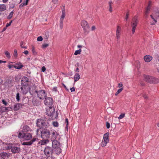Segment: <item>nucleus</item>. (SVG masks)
<instances>
[{
    "label": "nucleus",
    "mask_w": 159,
    "mask_h": 159,
    "mask_svg": "<svg viewBox=\"0 0 159 159\" xmlns=\"http://www.w3.org/2000/svg\"><path fill=\"white\" fill-rule=\"evenodd\" d=\"M36 124L39 127V130L42 128V129H47L49 126V123L45 117L41 118L38 119L36 121Z\"/></svg>",
    "instance_id": "nucleus-1"
},
{
    "label": "nucleus",
    "mask_w": 159,
    "mask_h": 159,
    "mask_svg": "<svg viewBox=\"0 0 159 159\" xmlns=\"http://www.w3.org/2000/svg\"><path fill=\"white\" fill-rule=\"evenodd\" d=\"M39 129H38L36 130V134L37 135L41 137L42 139H48L50 137V133L49 130L47 129H42L40 131V133H39Z\"/></svg>",
    "instance_id": "nucleus-2"
},
{
    "label": "nucleus",
    "mask_w": 159,
    "mask_h": 159,
    "mask_svg": "<svg viewBox=\"0 0 159 159\" xmlns=\"http://www.w3.org/2000/svg\"><path fill=\"white\" fill-rule=\"evenodd\" d=\"M59 140H56L52 141V148L54 151H55V154L56 155H59L61 152V150L60 148L61 144L58 141Z\"/></svg>",
    "instance_id": "nucleus-3"
},
{
    "label": "nucleus",
    "mask_w": 159,
    "mask_h": 159,
    "mask_svg": "<svg viewBox=\"0 0 159 159\" xmlns=\"http://www.w3.org/2000/svg\"><path fill=\"white\" fill-rule=\"evenodd\" d=\"M18 136L19 138L28 141L32 139V134L29 132L23 133H19Z\"/></svg>",
    "instance_id": "nucleus-4"
},
{
    "label": "nucleus",
    "mask_w": 159,
    "mask_h": 159,
    "mask_svg": "<svg viewBox=\"0 0 159 159\" xmlns=\"http://www.w3.org/2000/svg\"><path fill=\"white\" fill-rule=\"evenodd\" d=\"M46 113L47 115L51 117L53 119L54 118H56L57 116V114L55 115V116L54 115L55 113V110L53 107H49L48 109L46 108Z\"/></svg>",
    "instance_id": "nucleus-5"
},
{
    "label": "nucleus",
    "mask_w": 159,
    "mask_h": 159,
    "mask_svg": "<svg viewBox=\"0 0 159 159\" xmlns=\"http://www.w3.org/2000/svg\"><path fill=\"white\" fill-rule=\"evenodd\" d=\"M138 23V18L137 16H135L132 19L131 22V25L132 28V32L134 34L135 31V29Z\"/></svg>",
    "instance_id": "nucleus-6"
},
{
    "label": "nucleus",
    "mask_w": 159,
    "mask_h": 159,
    "mask_svg": "<svg viewBox=\"0 0 159 159\" xmlns=\"http://www.w3.org/2000/svg\"><path fill=\"white\" fill-rule=\"evenodd\" d=\"M43 152L45 155L48 157L50 155H52L55 153V151H54L52 147L46 146Z\"/></svg>",
    "instance_id": "nucleus-7"
},
{
    "label": "nucleus",
    "mask_w": 159,
    "mask_h": 159,
    "mask_svg": "<svg viewBox=\"0 0 159 159\" xmlns=\"http://www.w3.org/2000/svg\"><path fill=\"white\" fill-rule=\"evenodd\" d=\"M35 93L37 94L38 97L40 99H43L47 97V93L44 90H40L38 91L35 90Z\"/></svg>",
    "instance_id": "nucleus-8"
},
{
    "label": "nucleus",
    "mask_w": 159,
    "mask_h": 159,
    "mask_svg": "<svg viewBox=\"0 0 159 159\" xmlns=\"http://www.w3.org/2000/svg\"><path fill=\"white\" fill-rule=\"evenodd\" d=\"M144 80L146 82L150 83H156V78L153 77L148 75H143Z\"/></svg>",
    "instance_id": "nucleus-9"
},
{
    "label": "nucleus",
    "mask_w": 159,
    "mask_h": 159,
    "mask_svg": "<svg viewBox=\"0 0 159 159\" xmlns=\"http://www.w3.org/2000/svg\"><path fill=\"white\" fill-rule=\"evenodd\" d=\"M51 141L56 140H59L61 139V137L59 135V133L57 132L56 130H53L52 131L51 134Z\"/></svg>",
    "instance_id": "nucleus-10"
},
{
    "label": "nucleus",
    "mask_w": 159,
    "mask_h": 159,
    "mask_svg": "<svg viewBox=\"0 0 159 159\" xmlns=\"http://www.w3.org/2000/svg\"><path fill=\"white\" fill-rule=\"evenodd\" d=\"M44 100V103L45 105L48 107H52L53 104V101L52 98L50 97L46 98Z\"/></svg>",
    "instance_id": "nucleus-11"
},
{
    "label": "nucleus",
    "mask_w": 159,
    "mask_h": 159,
    "mask_svg": "<svg viewBox=\"0 0 159 159\" xmlns=\"http://www.w3.org/2000/svg\"><path fill=\"white\" fill-rule=\"evenodd\" d=\"M81 25L85 32H89V27L86 21L84 20H82L81 22Z\"/></svg>",
    "instance_id": "nucleus-12"
},
{
    "label": "nucleus",
    "mask_w": 159,
    "mask_h": 159,
    "mask_svg": "<svg viewBox=\"0 0 159 159\" xmlns=\"http://www.w3.org/2000/svg\"><path fill=\"white\" fill-rule=\"evenodd\" d=\"M29 88V86H20V89L21 93L23 94H26L28 93V91L30 93H31L30 90Z\"/></svg>",
    "instance_id": "nucleus-13"
},
{
    "label": "nucleus",
    "mask_w": 159,
    "mask_h": 159,
    "mask_svg": "<svg viewBox=\"0 0 159 159\" xmlns=\"http://www.w3.org/2000/svg\"><path fill=\"white\" fill-rule=\"evenodd\" d=\"M29 78L26 76H24L22 78L20 86H29Z\"/></svg>",
    "instance_id": "nucleus-14"
},
{
    "label": "nucleus",
    "mask_w": 159,
    "mask_h": 159,
    "mask_svg": "<svg viewBox=\"0 0 159 159\" xmlns=\"http://www.w3.org/2000/svg\"><path fill=\"white\" fill-rule=\"evenodd\" d=\"M9 149H11V152L14 153H19L21 151V149L19 147L14 146L10 147Z\"/></svg>",
    "instance_id": "nucleus-15"
},
{
    "label": "nucleus",
    "mask_w": 159,
    "mask_h": 159,
    "mask_svg": "<svg viewBox=\"0 0 159 159\" xmlns=\"http://www.w3.org/2000/svg\"><path fill=\"white\" fill-rule=\"evenodd\" d=\"M31 131V128L27 125H24L22 128V130H21L19 133H26L29 132Z\"/></svg>",
    "instance_id": "nucleus-16"
},
{
    "label": "nucleus",
    "mask_w": 159,
    "mask_h": 159,
    "mask_svg": "<svg viewBox=\"0 0 159 159\" xmlns=\"http://www.w3.org/2000/svg\"><path fill=\"white\" fill-rule=\"evenodd\" d=\"M33 144H34L35 146H36L37 147L39 146L40 145H41V142H40V140L38 138L34 137L33 138Z\"/></svg>",
    "instance_id": "nucleus-17"
},
{
    "label": "nucleus",
    "mask_w": 159,
    "mask_h": 159,
    "mask_svg": "<svg viewBox=\"0 0 159 159\" xmlns=\"http://www.w3.org/2000/svg\"><path fill=\"white\" fill-rule=\"evenodd\" d=\"M14 68L17 69H20L23 67V65L20 62H18L14 64Z\"/></svg>",
    "instance_id": "nucleus-18"
},
{
    "label": "nucleus",
    "mask_w": 159,
    "mask_h": 159,
    "mask_svg": "<svg viewBox=\"0 0 159 159\" xmlns=\"http://www.w3.org/2000/svg\"><path fill=\"white\" fill-rule=\"evenodd\" d=\"M152 57L149 55H146L144 57V59L146 62H149L152 59Z\"/></svg>",
    "instance_id": "nucleus-19"
},
{
    "label": "nucleus",
    "mask_w": 159,
    "mask_h": 159,
    "mask_svg": "<svg viewBox=\"0 0 159 159\" xmlns=\"http://www.w3.org/2000/svg\"><path fill=\"white\" fill-rule=\"evenodd\" d=\"M33 138L28 142H24L22 143V145H24L30 146L33 144Z\"/></svg>",
    "instance_id": "nucleus-20"
},
{
    "label": "nucleus",
    "mask_w": 159,
    "mask_h": 159,
    "mask_svg": "<svg viewBox=\"0 0 159 159\" xmlns=\"http://www.w3.org/2000/svg\"><path fill=\"white\" fill-rule=\"evenodd\" d=\"M9 156V153H7L6 152L2 153V154L0 156L2 157V159H6L8 158Z\"/></svg>",
    "instance_id": "nucleus-21"
},
{
    "label": "nucleus",
    "mask_w": 159,
    "mask_h": 159,
    "mask_svg": "<svg viewBox=\"0 0 159 159\" xmlns=\"http://www.w3.org/2000/svg\"><path fill=\"white\" fill-rule=\"evenodd\" d=\"M109 133L107 132L104 134L103 137V140L104 141L108 142L109 140L108 139Z\"/></svg>",
    "instance_id": "nucleus-22"
},
{
    "label": "nucleus",
    "mask_w": 159,
    "mask_h": 159,
    "mask_svg": "<svg viewBox=\"0 0 159 159\" xmlns=\"http://www.w3.org/2000/svg\"><path fill=\"white\" fill-rule=\"evenodd\" d=\"M21 105L20 103H17L14 105V109L15 111H17L19 110L21 107Z\"/></svg>",
    "instance_id": "nucleus-23"
},
{
    "label": "nucleus",
    "mask_w": 159,
    "mask_h": 159,
    "mask_svg": "<svg viewBox=\"0 0 159 159\" xmlns=\"http://www.w3.org/2000/svg\"><path fill=\"white\" fill-rule=\"evenodd\" d=\"M80 78V75L79 73H76L75 75L74 78V82H75L78 81Z\"/></svg>",
    "instance_id": "nucleus-24"
},
{
    "label": "nucleus",
    "mask_w": 159,
    "mask_h": 159,
    "mask_svg": "<svg viewBox=\"0 0 159 159\" xmlns=\"http://www.w3.org/2000/svg\"><path fill=\"white\" fill-rule=\"evenodd\" d=\"M43 139V140H40V142H41V145H45L47 144L49 142V141L48 139Z\"/></svg>",
    "instance_id": "nucleus-25"
},
{
    "label": "nucleus",
    "mask_w": 159,
    "mask_h": 159,
    "mask_svg": "<svg viewBox=\"0 0 159 159\" xmlns=\"http://www.w3.org/2000/svg\"><path fill=\"white\" fill-rule=\"evenodd\" d=\"M6 9V7L5 4H0V11H4Z\"/></svg>",
    "instance_id": "nucleus-26"
},
{
    "label": "nucleus",
    "mask_w": 159,
    "mask_h": 159,
    "mask_svg": "<svg viewBox=\"0 0 159 159\" xmlns=\"http://www.w3.org/2000/svg\"><path fill=\"white\" fill-rule=\"evenodd\" d=\"M62 15L61 16L60 20L63 21V20L65 16V12L64 10H62Z\"/></svg>",
    "instance_id": "nucleus-27"
},
{
    "label": "nucleus",
    "mask_w": 159,
    "mask_h": 159,
    "mask_svg": "<svg viewBox=\"0 0 159 159\" xmlns=\"http://www.w3.org/2000/svg\"><path fill=\"white\" fill-rule=\"evenodd\" d=\"M112 4V2L111 1H109L108 2V4L109 7V11L111 12L112 10V8L111 6V4Z\"/></svg>",
    "instance_id": "nucleus-28"
},
{
    "label": "nucleus",
    "mask_w": 159,
    "mask_h": 159,
    "mask_svg": "<svg viewBox=\"0 0 159 159\" xmlns=\"http://www.w3.org/2000/svg\"><path fill=\"white\" fill-rule=\"evenodd\" d=\"M150 16H151V18L153 20H154V22H152L151 24V25H154L155 24L157 23V20L155 19L154 18L153 16L151 15H150Z\"/></svg>",
    "instance_id": "nucleus-29"
},
{
    "label": "nucleus",
    "mask_w": 159,
    "mask_h": 159,
    "mask_svg": "<svg viewBox=\"0 0 159 159\" xmlns=\"http://www.w3.org/2000/svg\"><path fill=\"white\" fill-rule=\"evenodd\" d=\"M82 51L81 49L80 48L79 50H76L75 51L74 54L75 55H77L78 54H80Z\"/></svg>",
    "instance_id": "nucleus-30"
},
{
    "label": "nucleus",
    "mask_w": 159,
    "mask_h": 159,
    "mask_svg": "<svg viewBox=\"0 0 159 159\" xmlns=\"http://www.w3.org/2000/svg\"><path fill=\"white\" fill-rule=\"evenodd\" d=\"M7 108L4 107H1L0 108V111L2 112H5L7 110Z\"/></svg>",
    "instance_id": "nucleus-31"
},
{
    "label": "nucleus",
    "mask_w": 159,
    "mask_h": 159,
    "mask_svg": "<svg viewBox=\"0 0 159 159\" xmlns=\"http://www.w3.org/2000/svg\"><path fill=\"white\" fill-rule=\"evenodd\" d=\"M5 54L7 58L9 59L11 57L10 53L7 51L5 52Z\"/></svg>",
    "instance_id": "nucleus-32"
},
{
    "label": "nucleus",
    "mask_w": 159,
    "mask_h": 159,
    "mask_svg": "<svg viewBox=\"0 0 159 159\" xmlns=\"http://www.w3.org/2000/svg\"><path fill=\"white\" fill-rule=\"evenodd\" d=\"M151 1H150L149 2L148 6L146 8V10L148 11H150V10L151 9Z\"/></svg>",
    "instance_id": "nucleus-33"
},
{
    "label": "nucleus",
    "mask_w": 159,
    "mask_h": 159,
    "mask_svg": "<svg viewBox=\"0 0 159 159\" xmlns=\"http://www.w3.org/2000/svg\"><path fill=\"white\" fill-rule=\"evenodd\" d=\"M123 90V88H121L120 89H118L117 92L115 93V95H117L118 94L120 93Z\"/></svg>",
    "instance_id": "nucleus-34"
},
{
    "label": "nucleus",
    "mask_w": 159,
    "mask_h": 159,
    "mask_svg": "<svg viewBox=\"0 0 159 159\" xmlns=\"http://www.w3.org/2000/svg\"><path fill=\"white\" fill-rule=\"evenodd\" d=\"M108 142H107V141H104L103 140H102V143H101V145L102 146V147H104L105 146H106V145H107V143H108Z\"/></svg>",
    "instance_id": "nucleus-35"
},
{
    "label": "nucleus",
    "mask_w": 159,
    "mask_h": 159,
    "mask_svg": "<svg viewBox=\"0 0 159 159\" xmlns=\"http://www.w3.org/2000/svg\"><path fill=\"white\" fill-rule=\"evenodd\" d=\"M120 32H116V37L118 40L120 38Z\"/></svg>",
    "instance_id": "nucleus-36"
},
{
    "label": "nucleus",
    "mask_w": 159,
    "mask_h": 159,
    "mask_svg": "<svg viewBox=\"0 0 159 159\" xmlns=\"http://www.w3.org/2000/svg\"><path fill=\"white\" fill-rule=\"evenodd\" d=\"M17 101H19L20 100V94L19 93H17L16 97Z\"/></svg>",
    "instance_id": "nucleus-37"
},
{
    "label": "nucleus",
    "mask_w": 159,
    "mask_h": 159,
    "mask_svg": "<svg viewBox=\"0 0 159 159\" xmlns=\"http://www.w3.org/2000/svg\"><path fill=\"white\" fill-rule=\"evenodd\" d=\"M53 125L55 127H58V123L57 121H54L52 123Z\"/></svg>",
    "instance_id": "nucleus-38"
},
{
    "label": "nucleus",
    "mask_w": 159,
    "mask_h": 159,
    "mask_svg": "<svg viewBox=\"0 0 159 159\" xmlns=\"http://www.w3.org/2000/svg\"><path fill=\"white\" fill-rule=\"evenodd\" d=\"M13 14V11L11 12L10 13L9 15L8 16L7 18L8 19H11L12 18V16Z\"/></svg>",
    "instance_id": "nucleus-39"
},
{
    "label": "nucleus",
    "mask_w": 159,
    "mask_h": 159,
    "mask_svg": "<svg viewBox=\"0 0 159 159\" xmlns=\"http://www.w3.org/2000/svg\"><path fill=\"white\" fill-rule=\"evenodd\" d=\"M149 12L150 11H149L146 10L144 13V16L145 17V18H147L149 14Z\"/></svg>",
    "instance_id": "nucleus-40"
},
{
    "label": "nucleus",
    "mask_w": 159,
    "mask_h": 159,
    "mask_svg": "<svg viewBox=\"0 0 159 159\" xmlns=\"http://www.w3.org/2000/svg\"><path fill=\"white\" fill-rule=\"evenodd\" d=\"M121 30V28L120 26L119 25H117V29L116 32H120Z\"/></svg>",
    "instance_id": "nucleus-41"
},
{
    "label": "nucleus",
    "mask_w": 159,
    "mask_h": 159,
    "mask_svg": "<svg viewBox=\"0 0 159 159\" xmlns=\"http://www.w3.org/2000/svg\"><path fill=\"white\" fill-rule=\"evenodd\" d=\"M63 21H60L59 24L60 28L61 29H62L63 27Z\"/></svg>",
    "instance_id": "nucleus-42"
},
{
    "label": "nucleus",
    "mask_w": 159,
    "mask_h": 159,
    "mask_svg": "<svg viewBox=\"0 0 159 159\" xmlns=\"http://www.w3.org/2000/svg\"><path fill=\"white\" fill-rule=\"evenodd\" d=\"M24 43H23V41H21L20 43V46L22 48H25V49H26L27 48V47H26V46H22V45H23Z\"/></svg>",
    "instance_id": "nucleus-43"
},
{
    "label": "nucleus",
    "mask_w": 159,
    "mask_h": 159,
    "mask_svg": "<svg viewBox=\"0 0 159 159\" xmlns=\"http://www.w3.org/2000/svg\"><path fill=\"white\" fill-rule=\"evenodd\" d=\"M48 44H43L42 45V48H44L47 47H48Z\"/></svg>",
    "instance_id": "nucleus-44"
},
{
    "label": "nucleus",
    "mask_w": 159,
    "mask_h": 159,
    "mask_svg": "<svg viewBox=\"0 0 159 159\" xmlns=\"http://www.w3.org/2000/svg\"><path fill=\"white\" fill-rule=\"evenodd\" d=\"M43 39L42 36H39L37 38V40L38 41H41L43 40Z\"/></svg>",
    "instance_id": "nucleus-45"
},
{
    "label": "nucleus",
    "mask_w": 159,
    "mask_h": 159,
    "mask_svg": "<svg viewBox=\"0 0 159 159\" xmlns=\"http://www.w3.org/2000/svg\"><path fill=\"white\" fill-rule=\"evenodd\" d=\"M125 116V114H121L118 117V119H119L123 118Z\"/></svg>",
    "instance_id": "nucleus-46"
},
{
    "label": "nucleus",
    "mask_w": 159,
    "mask_h": 159,
    "mask_svg": "<svg viewBox=\"0 0 159 159\" xmlns=\"http://www.w3.org/2000/svg\"><path fill=\"white\" fill-rule=\"evenodd\" d=\"M25 5V2H24L21 3L19 6L20 7H23Z\"/></svg>",
    "instance_id": "nucleus-47"
},
{
    "label": "nucleus",
    "mask_w": 159,
    "mask_h": 159,
    "mask_svg": "<svg viewBox=\"0 0 159 159\" xmlns=\"http://www.w3.org/2000/svg\"><path fill=\"white\" fill-rule=\"evenodd\" d=\"M12 21L11 20V21L9 23H7L6 25V27L7 28V27H8V26H10L11 25V23L12 22Z\"/></svg>",
    "instance_id": "nucleus-48"
},
{
    "label": "nucleus",
    "mask_w": 159,
    "mask_h": 159,
    "mask_svg": "<svg viewBox=\"0 0 159 159\" xmlns=\"http://www.w3.org/2000/svg\"><path fill=\"white\" fill-rule=\"evenodd\" d=\"M14 52V55L15 57H16L17 56V54H18L16 50V49H15Z\"/></svg>",
    "instance_id": "nucleus-49"
},
{
    "label": "nucleus",
    "mask_w": 159,
    "mask_h": 159,
    "mask_svg": "<svg viewBox=\"0 0 159 159\" xmlns=\"http://www.w3.org/2000/svg\"><path fill=\"white\" fill-rule=\"evenodd\" d=\"M65 123L66 124V125H68L69 124L68 119L66 118L65 119Z\"/></svg>",
    "instance_id": "nucleus-50"
},
{
    "label": "nucleus",
    "mask_w": 159,
    "mask_h": 159,
    "mask_svg": "<svg viewBox=\"0 0 159 159\" xmlns=\"http://www.w3.org/2000/svg\"><path fill=\"white\" fill-rule=\"evenodd\" d=\"M106 127L107 129L109 128L110 127V124L108 122H106Z\"/></svg>",
    "instance_id": "nucleus-51"
},
{
    "label": "nucleus",
    "mask_w": 159,
    "mask_h": 159,
    "mask_svg": "<svg viewBox=\"0 0 159 159\" xmlns=\"http://www.w3.org/2000/svg\"><path fill=\"white\" fill-rule=\"evenodd\" d=\"M46 69L45 66H43L41 68V71L43 72H44L46 70Z\"/></svg>",
    "instance_id": "nucleus-52"
},
{
    "label": "nucleus",
    "mask_w": 159,
    "mask_h": 159,
    "mask_svg": "<svg viewBox=\"0 0 159 159\" xmlns=\"http://www.w3.org/2000/svg\"><path fill=\"white\" fill-rule=\"evenodd\" d=\"M2 103L4 104L5 105H6L7 104V102L4 99H3L2 101Z\"/></svg>",
    "instance_id": "nucleus-53"
},
{
    "label": "nucleus",
    "mask_w": 159,
    "mask_h": 159,
    "mask_svg": "<svg viewBox=\"0 0 159 159\" xmlns=\"http://www.w3.org/2000/svg\"><path fill=\"white\" fill-rule=\"evenodd\" d=\"M52 2L54 4H57L58 2V0H52Z\"/></svg>",
    "instance_id": "nucleus-54"
},
{
    "label": "nucleus",
    "mask_w": 159,
    "mask_h": 159,
    "mask_svg": "<svg viewBox=\"0 0 159 159\" xmlns=\"http://www.w3.org/2000/svg\"><path fill=\"white\" fill-rule=\"evenodd\" d=\"M46 159H55V157H53L51 156V157H50L49 156Z\"/></svg>",
    "instance_id": "nucleus-55"
},
{
    "label": "nucleus",
    "mask_w": 159,
    "mask_h": 159,
    "mask_svg": "<svg viewBox=\"0 0 159 159\" xmlns=\"http://www.w3.org/2000/svg\"><path fill=\"white\" fill-rule=\"evenodd\" d=\"M70 90L71 92H74L75 91V88L74 87H73L70 89Z\"/></svg>",
    "instance_id": "nucleus-56"
},
{
    "label": "nucleus",
    "mask_w": 159,
    "mask_h": 159,
    "mask_svg": "<svg viewBox=\"0 0 159 159\" xmlns=\"http://www.w3.org/2000/svg\"><path fill=\"white\" fill-rule=\"evenodd\" d=\"M14 65H8V66L9 69H11L12 67H14Z\"/></svg>",
    "instance_id": "nucleus-57"
},
{
    "label": "nucleus",
    "mask_w": 159,
    "mask_h": 159,
    "mask_svg": "<svg viewBox=\"0 0 159 159\" xmlns=\"http://www.w3.org/2000/svg\"><path fill=\"white\" fill-rule=\"evenodd\" d=\"M129 13L128 12L126 14V17L125 18L126 20H127L128 19V18L129 17Z\"/></svg>",
    "instance_id": "nucleus-58"
},
{
    "label": "nucleus",
    "mask_w": 159,
    "mask_h": 159,
    "mask_svg": "<svg viewBox=\"0 0 159 159\" xmlns=\"http://www.w3.org/2000/svg\"><path fill=\"white\" fill-rule=\"evenodd\" d=\"M52 90L53 91H54L55 92H57V87H54L53 88Z\"/></svg>",
    "instance_id": "nucleus-59"
},
{
    "label": "nucleus",
    "mask_w": 159,
    "mask_h": 159,
    "mask_svg": "<svg viewBox=\"0 0 159 159\" xmlns=\"http://www.w3.org/2000/svg\"><path fill=\"white\" fill-rule=\"evenodd\" d=\"M32 52L33 53H34V54H36V52L35 51L34 49V47H33L32 48Z\"/></svg>",
    "instance_id": "nucleus-60"
},
{
    "label": "nucleus",
    "mask_w": 159,
    "mask_h": 159,
    "mask_svg": "<svg viewBox=\"0 0 159 159\" xmlns=\"http://www.w3.org/2000/svg\"><path fill=\"white\" fill-rule=\"evenodd\" d=\"M118 85V87L119 88L122 87L123 86V84H122L121 83H119Z\"/></svg>",
    "instance_id": "nucleus-61"
},
{
    "label": "nucleus",
    "mask_w": 159,
    "mask_h": 159,
    "mask_svg": "<svg viewBox=\"0 0 159 159\" xmlns=\"http://www.w3.org/2000/svg\"><path fill=\"white\" fill-rule=\"evenodd\" d=\"M23 53L25 55H27L29 53V52L27 50H25V51H24L23 52Z\"/></svg>",
    "instance_id": "nucleus-62"
},
{
    "label": "nucleus",
    "mask_w": 159,
    "mask_h": 159,
    "mask_svg": "<svg viewBox=\"0 0 159 159\" xmlns=\"http://www.w3.org/2000/svg\"><path fill=\"white\" fill-rule=\"evenodd\" d=\"M143 96L145 99H147L148 98V96L146 94H143Z\"/></svg>",
    "instance_id": "nucleus-63"
},
{
    "label": "nucleus",
    "mask_w": 159,
    "mask_h": 159,
    "mask_svg": "<svg viewBox=\"0 0 159 159\" xmlns=\"http://www.w3.org/2000/svg\"><path fill=\"white\" fill-rule=\"evenodd\" d=\"M96 29L95 27L94 26H93L91 28V30L92 31Z\"/></svg>",
    "instance_id": "nucleus-64"
}]
</instances>
